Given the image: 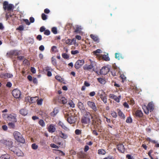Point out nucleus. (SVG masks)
<instances>
[{
  "label": "nucleus",
  "instance_id": "obj_1",
  "mask_svg": "<svg viewBox=\"0 0 159 159\" xmlns=\"http://www.w3.org/2000/svg\"><path fill=\"white\" fill-rule=\"evenodd\" d=\"M13 135L15 140L18 142L24 143H25V140L22 134L19 132L15 131L13 133Z\"/></svg>",
  "mask_w": 159,
  "mask_h": 159
},
{
  "label": "nucleus",
  "instance_id": "obj_52",
  "mask_svg": "<svg viewBox=\"0 0 159 159\" xmlns=\"http://www.w3.org/2000/svg\"><path fill=\"white\" fill-rule=\"evenodd\" d=\"M50 34V31L48 30H45L44 32V34L47 35H49Z\"/></svg>",
  "mask_w": 159,
  "mask_h": 159
},
{
  "label": "nucleus",
  "instance_id": "obj_9",
  "mask_svg": "<svg viewBox=\"0 0 159 159\" xmlns=\"http://www.w3.org/2000/svg\"><path fill=\"white\" fill-rule=\"evenodd\" d=\"M109 71L108 68L106 67H103L100 70V73L101 75H105Z\"/></svg>",
  "mask_w": 159,
  "mask_h": 159
},
{
  "label": "nucleus",
  "instance_id": "obj_63",
  "mask_svg": "<svg viewBox=\"0 0 159 159\" xmlns=\"http://www.w3.org/2000/svg\"><path fill=\"white\" fill-rule=\"evenodd\" d=\"M39 50L41 51H43L44 49V46L43 45H41L39 48Z\"/></svg>",
  "mask_w": 159,
  "mask_h": 159
},
{
  "label": "nucleus",
  "instance_id": "obj_54",
  "mask_svg": "<svg viewBox=\"0 0 159 159\" xmlns=\"http://www.w3.org/2000/svg\"><path fill=\"white\" fill-rule=\"evenodd\" d=\"M6 86L7 87L10 88L12 86V84L10 82H8L6 84Z\"/></svg>",
  "mask_w": 159,
  "mask_h": 159
},
{
  "label": "nucleus",
  "instance_id": "obj_10",
  "mask_svg": "<svg viewBox=\"0 0 159 159\" xmlns=\"http://www.w3.org/2000/svg\"><path fill=\"white\" fill-rule=\"evenodd\" d=\"M66 120L67 122L70 124L74 123L76 121L75 117L73 116H71L67 117Z\"/></svg>",
  "mask_w": 159,
  "mask_h": 159
},
{
  "label": "nucleus",
  "instance_id": "obj_27",
  "mask_svg": "<svg viewBox=\"0 0 159 159\" xmlns=\"http://www.w3.org/2000/svg\"><path fill=\"white\" fill-rule=\"evenodd\" d=\"M74 41H75V40L74 39L71 40L70 39H68L65 40V43L66 44L70 45L72 44V43Z\"/></svg>",
  "mask_w": 159,
  "mask_h": 159
},
{
  "label": "nucleus",
  "instance_id": "obj_14",
  "mask_svg": "<svg viewBox=\"0 0 159 159\" xmlns=\"http://www.w3.org/2000/svg\"><path fill=\"white\" fill-rule=\"evenodd\" d=\"M56 130V128L54 125H50L48 127V131L51 133L54 132Z\"/></svg>",
  "mask_w": 159,
  "mask_h": 159
},
{
  "label": "nucleus",
  "instance_id": "obj_36",
  "mask_svg": "<svg viewBox=\"0 0 159 159\" xmlns=\"http://www.w3.org/2000/svg\"><path fill=\"white\" fill-rule=\"evenodd\" d=\"M68 104L70 107L74 108L75 107V105L72 100H70L68 102Z\"/></svg>",
  "mask_w": 159,
  "mask_h": 159
},
{
  "label": "nucleus",
  "instance_id": "obj_4",
  "mask_svg": "<svg viewBox=\"0 0 159 159\" xmlns=\"http://www.w3.org/2000/svg\"><path fill=\"white\" fill-rule=\"evenodd\" d=\"M12 94L14 98H20L21 95V92L20 90L17 89H15L12 91Z\"/></svg>",
  "mask_w": 159,
  "mask_h": 159
},
{
  "label": "nucleus",
  "instance_id": "obj_56",
  "mask_svg": "<svg viewBox=\"0 0 159 159\" xmlns=\"http://www.w3.org/2000/svg\"><path fill=\"white\" fill-rule=\"evenodd\" d=\"M57 47L56 46H54L52 47L51 50L53 52H56V51H57Z\"/></svg>",
  "mask_w": 159,
  "mask_h": 159
},
{
  "label": "nucleus",
  "instance_id": "obj_62",
  "mask_svg": "<svg viewBox=\"0 0 159 159\" xmlns=\"http://www.w3.org/2000/svg\"><path fill=\"white\" fill-rule=\"evenodd\" d=\"M95 92L94 91H92L89 93V95L91 97H93L95 95Z\"/></svg>",
  "mask_w": 159,
  "mask_h": 159
},
{
  "label": "nucleus",
  "instance_id": "obj_35",
  "mask_svg": "<svg viewBox=\"0 0 159 159\" xmlns=\"http://www.w3.org/2000/svg\"><path fill=\"white\" fill-rule=\"evenodd\" d=\"M118 114L120 117H122L123 119L125 118V116L123 113L120 110L118 112Z\"/></svg>",
  "mask_w": 159,
  "mask_h": 159
},
{
  "label": "nucleus",
  "instance_id": "obj_33",
  "mask_svg": "<svg viewBox=\"0 0 159 159\" xmlns=\"http://www.w3.org/2000/svg\"><path fill=\"white\" fill-rule=\"evenodd\" d=\"M0 159H10L9 156L7 155H3L1 156Z\"/></svg>",
  "mask_w": 159,
  "mask_h": 159
},
{
  "label": "nucleus",
  "instance_id": "obj_31",
  "mask_svg": "<svg viewBox=\"0 0 159 159\" xmlns=\"http://www.w3.org/2000/svg\"><path fill=\"white\" fill-rule=\"evenodd\" d=\"M98 81L101 84H104L105 83V81L101 78H98Z\"/></svg>",
  "mask_w": 159,
  "mask_h": 159
},
{
  "label": "nucleus",
  "instance_id": "obj_11",
  "mask_svg": "<svg viewBox=\"0 0 159 159\" xmlns=\"http://www.w3.org/2000/svg\"><path fill=\"white\" fill-rule=\"evenodd\" d=\"M13 76L12 75L9 73L2 74L0 75V77L1 78L6 79L10 78Z\"/></svg>",
  "mask_w": 159,
  "mask_h": 159
},
{
  "label": "nucleus",
  "instance_id": "obj_41",
  "mask_svg": "<svg viewBox=\"0 0 159 159\" xmlns=\"http://www.w3.org/2000/svg\"><path fill=\"white\" fill-rule=\"evenodd\" d=\"M126 122L127 123H131L132 122V119L130 117H128L127 118Z\"/></svg>",
  "mask_w": 159,
  "mask_h": 159
},
{
  "label": "nucleus",
  "instance_id": "obj_61",
  "mask_svg": "<svg viewBox=\"0 0 159 159\" xmlns=\"http://www.w3.org/2000/svg\"><path fill=\"white\" fill-rule=\"evenodd\" d=\"M31 71L34 74L36 73V70L35 68L33 67H31Z\"/></svg>",
  "mask_w": 159,
  "mask_h": 159
},
{
  "label": "nucleus",
  "instance_id": "obj_32",
  "mask_svg": "<svg viewBox=\"0 0 159 159\" xmlns=\"http://www.w3.org/2000/svg\"><path fill=\"white\" fill-rule=\"evenodd\" d=\"M103 59L106 61H108L110 60V58L108 56V55H104L102 56Z\"/></svg>",
  "mask_w": 159,
  "mask_h": 159
},
{
  "label": "nucleus",
  "instance_id": "obj_48",
  "mask_svg": "<svg viewBox=\"0 0 159 159\" xmlns=\"http://www.w3.org/2000/svg\"><path fill=\"white\" fill-rule=\"evenodd\" d=\"M52 63L53 65H54V66H56V65L57 62H56V59L55 58H53V57H52Z\"/></svg>",
  "mask_w": 159,
  "mask_h": 159
},
{
  "label": "nucleus",
  "instance_id": "obj_51",
  "mask_svg": "<svg viewBox=\"0 0 159 159\" xmlns=\"http://www.w3.org/2000/svg\"><path fill=\"white\" fill-rule=\"evenodd\" d=\"M17 29L20 31L23 30H24V27L22 25H20Z\"/></svg>",
  "mask_w": 159,
  "mask_h": 159
},
{
  "label": "nucleus",
  "instance_id": "obj_34",
  "mask_svg": "<svg viewBox=\"0 0 159 159\" xmlns=\"http://www.w3.org/2000/svg\"><path fill=\"white\" fill-rule=\"evenodd\" d=\"M98 152L99 154L104 155L106 153V152L104 149H99Z\"/></svg>",
  "mask_w": 159,
  "mask_h": 159
},
{
  "label": "nucleus",
  "instance_id": "obj_37",
  "mask_svg": "<svg viewBox=\"0 0 159 159\" xmlns=\"http://www.w3.org/2000/svg\"><path fill=\"white\" fill-rule=\"evenodd\" d=\"M37 104L38 105H41L42 104L43 99L42 98H41L40 99H39L38 98L37 99Z\"/></svg>",
  "mask_w": 159,
  "mask_h": 159
},
{
  "label": "nucleus",
  "instance_id": "obj_38",
  "mask_svg": "<svg viewBox=\"0 0 159 159\" xmlns=\"http://www.w3.org/2000/svg\"><path fill=\"white\" fill-rule=\"evenodd\" d=\"M39 124L42 127H44L45 126V123L43 120H40L39 122Z\"/></svg>",
  "mask_w": 159,
  "mask_h": 159
},
{
  "label": "nucleus",
  "instance_id": "obj_59",
  "mask_svg": "<svg viewBox=\"0 0 159 159\" xmlns=\"http://www.w3.org/2000/svg\"><path fill=\"white\" fill-rule=\"evenodd\" d=\"M111 115L114 118H116L117 117L116 113L114 111L112 112L111 113Z\"/></svg>",
  "mask_w": 159,
  "mask_h": 159
},
{
  "label": "nucleus",
  "instance_id": "obj_45",
  "mask_svg": "<svg viewBox=\"0 0 159 159\" xmlns=\"http://www.w3.org/2000/svg\"><path fill=\"white\" fill-rule=\"evenodd\" d=\"M52 31L54 34H57V29L56 27H54L52 28Z\"/></svg>",
  "mask_w": 159,
  "mask_h": 159
},
{
  "label": "nucleus",
  "instance_id": "obj_7",
  "mask_svg": "<svg viewBox=\"0 0 159 159\" xmlns=\"http://www.w3.org/2000/svg\"><path fill=\"white\" fill-rule=\"evenodd\" d=\"M16 116L15 114H9L8 115L7 120L11 121L13 122H16L17 121Z\"/></svg>",
  "mask_w": 159,
  "mask_h": 159
},
{
  "label": "nucleus",
  "instance_id": "obj_19",
  "mask_svg": "<svg viewBox=\"0 0 159 159\" xmlns=\"http://www.w3.org/2000/svg\"><path fill=\"white\" fill-rule=\"evenodd\" d=\"M59 135L60 137L63 139H66L68 137L67 134L63 133L61 131H59Z\"/></svg>",
  "mask_w": 159,
  "mask_h": 159
},
{
  "label": "nucleus",
  "instance_id": "obj_49",
  "mask_svg": "<svg viewBox=\"0 0 159 159\" xmlns=\"http://www.w3.org/2000/svg\"><path fill=\"white\" fill-rule=\"evenodd\" d=\"M102 52L101 50L100 49H98L93 52L94 54L97 55V53H101Z\"/></svg>",
  "mask_w": 159,
  "mask_h": 159
},
{
  "label": "nucleus",
  "instance_id": "obj_24",
  "mask_svg": "<svg viewBox=\"0 0 159 159\" xmlns=\"http://www.w3.org/2000/svg\"><path fill=\"white\" fill-rule=\"evenodd\" d=\"M100 98L102 101L104 103H106L107 102V98L106 96L102 94H101L100 95Z\"/></svg>",
  "mask_w": 159,
  "mask_h": 159
},
{
  "label": "nucleus",
  "instance_id": "obj_25",
  "mask_svg": "<svg viewBox=\"0 0 159 159\" xmlns=\"http://www.w3.org/2000/svg\"><path fill=\"white\" fill-rule=\"evenodd\" d=\"M143 113L141 111L138 110L135 112V115L137 116L141 117L143 116Z\"/></svg>",
  "mask_w": 159,
  "mask_h": 159
},
{
  "label": "nucleus",
  "instance_id": "obj_15",
  "mask_svg": "<svg viewBox=\"0 0 159 159\" xmlns=\"http://www.w3.org/2000/svg\"><path fill=\"white\" fill-rule=\"evenodd\" d=\"M153 107L154 105L152 102H150L148 104L147 106V107L149 112L150 111V112H151L153 110Z\"/></svg>",
  "mask_w": 159,
  "mask_h": 159
},
{
  "label": "nucleus",
  "instance_id": "obj_29",
  "mask_svg": "<svg viewBox=\"0 0 159 159\" xmlns=\"http://www.w3.org/2000/svg\"><path fill=\"white\" fill-rule=\"evenodd\" d=\"M84 116L91 118V119L93 118V117L92 116L91 114L89 111H86Z\"/></svg>",
  "mask_w": 159,
  "mask_h": 159
},
{
  "label": "nucleus",
  "instance_id": "obj_42",
  "mask_svg": "<svg viewBox=\"0 0 159 159\" xmlns=\"http://www.w3.org/2000/svg\"><path fill=\"white\" fill-rule=\"evenodd\" d=\"M63 113H64V115L65 117V118H66V117L67 118L68 117H69L70 116L69 114V112L67 111H64L63 112Z\"/></svg>",
  "mask_w": 159,
  "mask_h": 159
},
{
  "label": "nucleus",
  "instance_id": "obj_20",
  "mask_svg": "<svg viewBox=\"0 0 159 159\" xmlns=\"http://www.w3.org/2000/svg\"><path fill=\"white\" fill-rule=\"evenodd\" d=\"M75 32L78 33H80L81 30V26L78 25H75Z\"/></svg>",
  "mask_w": 159,
  "mask_h": 159
},
{
  "label": "nucleus",
  "instance_id": "obj_8",
  "mask_svg": "<svg viewBox=\"0 0 159 159\" xmlns=\"http://www.w3.org/2000/svg\"><path fill=\"white\" fill-rule=\"evenodd\" d=\"M91 118L83 116L81 120V122L82 123L84 124H89L91 122Z\"/></svg>",
  "mask_w": 159,
  "mask_h": 159
},
{
  "label": "nucleus",
  "instance_id": "obj_46",
  "mask_svg": "<svg viewBox=\"0 0 159 159\" xmlns=\"http://www.w3.org/2000/svg\"><path fill=\"white\" fill-rule=\"evenodd\" d=\"M94 66H93V64H92L91 63V64L90 65H89L87 66V67H86V69L88 70H90L92 69L93 67Z\"/></svg>",
  "mask_w": 159,
  "mask_h": 159
},
{
  "label": "nucleus",
  "instance_id": "obj_12",
  "mask_svg": "<svg viewBox=\"0 0 159 159\" xmlns=\"http://www.w3.org/2000/svg\"><path fill=\"white\" fill-rule=\"evenodd\" d=\"M58 100L59 102L62 104H65L67 102V100L65 97H61L60 96L58 97Z\"/></svg>",
  "mask_w": 159,
  "mask_h": 159
},
{
  "label": "nucleus",
  "instance_id": "obj_30",
  "mask_svg": "<svg viewBox=\"0 0 159 159\" xmlns=\"http://www.w3.org/2000/svg\"><path fill=\"white\" fill-rule=\"evenodd\" d=\"M16 152V155L18 156H22L24 155L23 152L20 150H17Z\"/></svg>",
  "mask_w": 159,
  "mask_h": 159
},
{
  "label": "nucleus",
  "instance_id": "obj_47",
  "mask_svg": "<svg viewBox=\"0 0 159 159\" xmlns=\"http://www.w3.org/2000/svg\"><path fill=\"white\" fill-rule=\"evenodd\" d=\"M42 18L43 20H45L47 19V16L44 13L42 14Z\"/></svg>",
  "mask_w": 159,
  "mask_h": 159
},
{
  "label": "nucleus",
  "instance_id": "obj_60",
  "mask_svg": "<svg viewBox=\"0 0 159 159\" xmlns=\"http://www.w3.org/2000/svg\"><path fill=\"white\" fill-rule=\"evenodd\" d=\"M24 21L25 22L26 25H30V22L29 21V20L27 19H24Z\"/></svg>",
  "mask_w": 159,
  "mask_h": 159
},
{
  "label": "nucleus",
  "instance_id": "obj_53",
  "mask_svg": "<svg viewBox=\"0 0 159 159\" xmlns=\"http://www.w3.org/2000/svg\"><path fill=\"white\" fill-rule=\"evenodd\" d=\"M79 53V51L78 50H72L71 51V53L73 55H75Z\"/></svg>",
  "mask_w": 159,
  "mask_h": 159
},
{
  "label": "nucleus",
  "instance_id": "obj_21",
  "mask_svg": "<svg viewBox=\"0 0 159 159\" xmlns=\"http://www.w3.org/2000/svg\"><path fill=\"white\" fill-rule=\"evenodd\" d=\"M20 113L22 115L25 116L28 113L27 111L25 109H22L20 111Z\"/></svg>",
  "mask_w": 159,
  "mask_h": 159
},
{
  "label": "nucleus",
  "instance_id": "obj_39",
  "mask_svg": "<svg viewBox=\"0 0 159 159\" xmlns=\"http://www.w3.org/2000/svg\"><path fill=\"white\" fill-rule=\"evenodd\" d=\"M8 125L10 128L14 129L15 127L14 123L12 122L9 123Z\"/></svg>",
  "mask_w": 159,
  "mask_h": 159
},
{
  "label": "nucleus",
  "instance_id": "obj_64",
  "mask_svg": "<svg viewBox=\"0 0 159 159\" xmlns=\"http://www.w3.org/2000/svg\"><path fill=\"white\" fill-rule=\"evenodd\" d=\"M126 157L128 159H133V157L131 155H130L129 154H128L126 155Z\"/></svg>",
  "mask_w": 159,
  "mask_h": 159
},
{
  "label": "nucleus",
  "instance_id": "obj_55",
  "mask_svg": "<svg viewBox=\"0 0 159 159\" xmlns=\"http://www.w3.org/2000/svg\"><path fill=\"white\" fill-rule=\"evenodd\" d=\"M40 143L43 146L46 145V141L44 139L41 140Z\"/></svg>",
  "mask_w": 159,
  "mask_h": 159
},
{
  "label": "nucleus",
  "instance_id": "obj_26",
  "mask_svg": "<svg viewBox=\"0 0 159 159\" xmlns=\"http://www.w3.org/2000/svg\"><path fill=\"white\" fill-rule=\"evenodd\" d=\"M38 98V97L37 96L34 97H31L30 98V101H29V102L31 103H34L37 101V98Z\"/></svg>",
  "mask_w": 159,
  "mask_h": 159
},
{
  "label": "nucleus",
  "instance_id": "obj_22",
  "mask_svg": "<svg viewBox=\"0 0 159 159\" xmlns=\"http://www.w3.org/2000/svg\"><path fill=\"white\" fill-rule=\"evenodd\" d=\"M59 110L57 108H55L54 109L53 111L51 113V115L52 116H54L57 114Z\"/></svg>",
  "mask_w": 159,
  "mask_h": 159
},
{
  "label": "nucleus",
  "instance_id": "obj_13",
  "mask_svg": "<svg viewBox=\"0 0 159 159\" xmlns=\"http://www.w3.org/2000/svg\"><path fill=\"white\" fill-rule=\"evenodd\" d=\"M117 149L121 152H124L125 151L124 146L122 144H119L117 145Z\"/></svg>",
  "mask_w": 159,
  "mask_h": 159
},
{
  "label": "nucleus",
  "instance_id": "obj_6",
  "mask_svg": "<svg viewBox=\"0 0 159 159\" xmlns=\"http://www.w3.org/2000/svg\"><path fill=\"white\" fill-rule=\"evenodd\" d=\"M87 104L89 107L91 108L94 111H96L97 110L95 104L93 102L88 101L87 102Z\"/></svg>",
  "mask_w": 159,
  "mask_h": 159
},
{
  "label": "nucleus",
  "instance_id": "obj_58",
  "mask_svg": "<svg viewBox=\"0 0 159 159\" xmlns=\"http://www.w3.org/2000/svg\"><path fill=\"white\" fill-rule=\"evenodd\" d=\"M50 146L52 148H56L57 149H58L59 148L58 146L54 144H51Z\"/></svg>",
  "mask_w": 159,
  "mask_h": 159
},
{
  "label": "nucleus",
  "instance_id": "obj_16",
  "mask_svg": "<svg viewBox=\"0 0 159 159\" xmlns=\"http://www.w3.org/2000/svg\"><path fill=\"white\" fill-rule=\"evenodd\" d=\"M109 97L110 98L114 99L116 101L118 102H120V99L118 97L113 94H110Z\"/></svg>",
  "mask_w": 159,
  "mask_h": 159
},
{
  "label": "nucleus",
  "instance_id": "obj_23",
  "mask_svg": "<svg viewBox=\"0 0 159 159\" xmlns=\"http://www.w3.org/2000/svg\"><path fill=\"white\" fill-rule=\"evenodd\" d=\"M78 106L79 108L81 110H84L85 109V108L83 104L81 102H79L78 103Z\"/></svg>",
  "mask_w": 159,
  "mask_h": 159
},
{
  "label": "nucleus",
  "instance_id": "obj_50",
  "mask_svg": "<svg viewBox=\"0 0 159 159\" xmlns=\"http://www.w3.org/2000/svg\"><path fill=\"white\" fill-rule=\"evenodd\" d=\"M31 147H32V148L33 149H34V150L38 148V145H36V144H35V143L32 144Z\"/></svg>",
  "mask_w": 159,
  "mask_h": 159
},
{
  "label": "nucleus",
  "instance_id": "obj_57",
  "mask_svg": "<svg viewBox=\"0 0 159 159\" xmlns=\"http://www.w3.org/2000/svg\"><path fill=\"white\" fill-rule=\"evenodd\" d=\"M75 133L77 135L80 134L81 133V131L78 129H76L75 131Z\"/></svg>",
  "mask_w": 159,
  "mask_h": 159
},
{
  "label": "nucleus",
  "instance_id": "obj_18",
  "mask_svg": "<svg viewBox=\"0 0 159 159\" xmlns=\"http://www.w3.org/2000/svg\"><path fill=\"white\" fill-rule=\"evenodd\" d=\"M90 37L94 41L97 43L99 42V40L97 36L91 34L90 35Z\"/></svg>",
  "mask_w": 159,
  "mask_h": 159
},
{
  "label": "nucleus",
  "instance_id": "obj_43",
  "mask_svg": "<svg viewBox=\"0 0 159 159\" xmlns=\"http://www.w3.org/2000/svg\"><path fill=\"white\" fill-rule=\"evenodd\" d=\"M9 114H3L2 115V117L6 120H7L8 116V115Z\"/></svg>",
  "mask_w": 159,
  "mask_h": 159
},
{
  "label": "nucleus",
  "instance_id": "obj_28",
  "mask_svg": "<svg viewBox=\"0 0 159 159\" xmlns=\"http://www.w3.org/2000/svg\"><path fill=\"white\" fill-rule=\"evenodd\" d=\"M142 108L143 109L145 113L146 114H148L149 113V112L147 106H146V105H144L142 106Z\"/></svg>",
  "mask_w": 159,
  "mask_h": 159
},
{
  "label": "nucleus",
  "instance_id": "obj_44",
  "mask_svg": "<svg viewBox=\"0 0 159 159\" xmlns=\"http://www.w3.org/2000/svg\"><path fill=\"white\" fill-rule=\"evenodd\" d=\"M62 55L63 57L65 59H68L69 57V56L66 53H64L62 54Z\"/></svg>",
  "mask_w": 159,
  "mask_h": 159
},
{
  "label": "nucleus",
  "instance_id": "obj_17",
  "mask_svg": "<svg viewBox=\"0 0 159 159\" xmlns=\"http://www.w3.org/2000/svg\"><path fill=\"white\" fill-rule=\"evenodd\" d=\"M58 125L65 130L67 131L69 130V129L62 122L60 121L58 123Z\"/></svg>",
  "mask_w": 159,
  "mask_h": 159
},
{
  "label": "nucleus",
  "instance_id": "obj_2",
  "mask_svg": "<svg viewBox=\"0 0 159 159\" xmlns=\"http://www.w3.org/2000/svg\"><path fill=\"white\" fill-rule=\"evenodd\" d=\"M1 143L8 147L9 149L14 152H15L14 150L11 149L13 147V142L11 139H3L1 140Z\"/></svg>",
  "mask_w": 159,
  "mask_h": 159
},
{
  "label": "nucleus",
  "instance_id": "obj_3",
  "mask_svg": "<svg viewBox=\"0 0 159 159\" xmlns=\"http://www.w3.org/2000/svg\"><path fill=\"white\" fill-rule=\"evenodd\" d=\"M14 6L11 4H8L7 1H5L3 3V8L5 10L11 11L13 9Z\"/></svg>",
  "mask_w": 159,
  "mask_h": 159
},
{
  "label": "nucleus",
  "instance_id": "obj_40",
  "mask_svg": "<svg viewBox=\"0 0 159 159\" xmlns=\"http://www.w3.org/2000/svg\"><path fill=\"white\" fill-rule=\"evenodd\" d=\"M121 57L122 56L121 54L117 53H115V58H116L118 60H120Z\"/></svg>",
  "mask_w": 159,
  "mask_h": 159
},
{
  "label": "nucleus",
  "instance_id": "obj_5",
  "mask_svg": "<svg viewBox=\"0 0 159 159\" xmlns=\"http://www.w3.org/2000/svg\"><path fill=\"white\" fill-rule=\"evenodd\" d=\"M84 63V60H78L75 64L74 66L76 69H78L82 66Z\"/></svg>",
  "mask_w": 159,
  "mask_h": 159
}]
</instances>
